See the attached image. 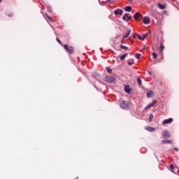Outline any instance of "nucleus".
<instances>
[{
  "instance_id": "obj_1",
  "label": "nucleus",
  "mask_w": 179,
  "mask_h": 179,
  "mask_svg": "<svg viewBox=\"0 0 179 179\" xmlns=\"http://www.w3.org/2000/svg\"><path fill=\"white\" fill-rule=\"evenodd\" d=\"M115 80V77L114 76H106L105 77V82H108V83H111Z\"/></svg>"
},
{
  "instance_id": "obj_2",
  "label": "nucleus",
  "mask_w": 179,
  "mask_h": 179,
  "mask_svg": "<svg viewBox=\"0 0 179 179\" xmlns=\"http://www.w3.org/2000/svg\"><path fill=\"white\" fill-rule=\"evenodd\" d=\"M121 108H123L124 110H128L129 108V105H128V102L127 101H123L120 103Z\"/></svg>"
},
{
  "instance_id": "obj_3",
  "label": "nucleus",
  "mask_w": 179,
  "mask_h": 179,
  "mask_svg": "<svg viewBox=\"0 0 179 179\" xmlns=\"http://www.w3.org/2000/svg\"><path fill=\"white\" fill-rule=\"evenodd\" d=\"M64 48L66 50V51H67V52H69V54H73V47H68V45H64Z\"/></svg>"
},
{
  "instance_id": "obj_4",
  "label": "nucleus",
  "mask_w": 179,
  "mask_h": 179,
  "mask_svg": "<svg viewBox=\"0 0 179 179\" xmlns=\"http://www.w3.org/2000/svg\"><path fill=\"white\" fill-rule=\"evenodd\" d=\"M157 103V101L153 100L152 102L150 103L148 105H147L145 108V110H149V108H152L155 104Z\"/></svg>"
},
{
  "instance_id": "obj_5",
  "label": "nucleus",
  "mask_w": 179,
  "mask_h": 179,
  "mask_svg": "<svg viewBox=\"0 0 179 179\" xmlns=\"http://www.w3.org/2000/svg\"><path fill=\"white\" fill-rule=\"evenodd\" d=\"M123 20H125V22H129L131 19H132L131 16H129V14L125 13L122 17Z\"/></svg>"
},
{
  "instance_id": "obj_6",
  "label": "nucleus",
  "mask_w": 179,
  "mask_h": 179,
  "mask_svg": "<svg viewBox=\"0 0 179 179\" xmlns=\"http://www.w3.org/2000/svg\"><path fill=\"white\" fill-rule=\"evenodd\" d=\"M152 34V31H149L148 32L145 33L144 35H143V36H140V35L138 36V40H142L143 41V40H145V38H146L147 36H149V34Z\"/></svg>"
},
{
  "instance_id": "obj_7",
  "label": "nucleus",
  "mask_w": 179,
  "mask_h": 179,
  "mask_svg": "<svg viewBox=\"0 0 179 179\" xmlns=\"http://www.w3.org/2000/svg\"><path fill=\"white\" fill-rule=\"evenodd\" d=\"M114 13L116 16H118V15H120V16H122V13H124V11H122V10L120 8H117L116 10H115Z\"/></svg>"
},
{
  "instance_id": "obj_8",
  "label": "nucleus",
  "mask_w": 179,
  "mask_h": 179,
  "mask_svg": "<svg viewBox=\"0 0 179 179\" xmlns=\"http://www.w3.org/2000/svg\"><path fill=\"white\" fill-rule=\"evenodd\" d=\"M143 23H144V24H149V23H150V18H149V17H144Z\"/></svg>"
},
{
  "instance_id": "obj_9",
  "label": "nucleus",
  "mask_w": 179,
  "mask_h": 179,
  "mask_svg": "<svg viewBox=\"0 0 179 179\" xmlns=\"http://www.w3.org/2000/svg\"><path fill=\"white\" fill-rule=\"evenodd\" d=\"M173 122V118H169L162 122V124L164 125L166 124H171Z\"/></svg>"
},
{
  "instance_id": "obj_10",
  "label": "nucleus",
  "mask_w": 179,
  "mask_h": 179,
  "mask_svg": "<svg viewBox=\"0 0 179 179\" xmlns=\"http://www.w3.org/2000/svg\"><path fill=\"white\" fill-rule=\"evenodd\" d=\"M146 131H148V132H155L156 131V129L155 127L148 126L145 127Z\"/></svg>"
},
{
  "instance_id": "obj_11",
  "label": "nucleus",
  "mask_w": 179,
  "mask_h": 179,
  "mask_svg": "<svg viewBox=\"0 0 179 179\" xmlns=\"http://www.w3.org/2000/svg\"><path fill=\"white\" fill-rule=\"evenodd\" d=\"M142 16L143 15L140 13L138 12L136 13L134 15V20H138V19H139L140 17H142Z\"/></svg>"
},
{
  "instance_id": "obj_12",
  "label": "nucleus",
  "mask_w": 179,
  "mask_h": 179,
  "mask_svg": "<svg viewBox=\"0 0 179 179\" xmlns=\"http://www.w3.org/2000/svg\"><path fill=\"white\" fill-rule=\"evenodd\" d=\"M43 15V17H45V19L46 20H47V19H48V20H50V22H54V20H52V17H50L48 14L45 13Z\"/></svg>"
},
{
  "instance_id": "obj_13",
  "label": "nucleus",
  "mask_w": 179,
  "mask_h": 179,
  "mask_svg": "<svg viewBox=\"0 0 179 179\" xmlns=\"http://www.w3.org/2000/svg\"><path fill=\"white\" fill-rule=\"evenodd\" d=\"M162 136H164V138H169V136H170V134H169V131L168 130H165L162 132Z\"/></svg>"
},
{
  "instance_id": "obj_14",
  "label": "nucleus",
  "mask_w": 179,
  "mask_h": 179,
  "mask_svg": "<svg viewBox=\"0 0 179 179\" xmlns=\"http://www.w3.org/2000/svg\"><path fill=\"white\" fill-rule=\"evenodd\" d=\"M131 88L129 87V85H127L124 86V92H126V93H131Z\"/></svg>"
},
{
  "instance_id": "obj_15",
  "label": "nucleus",
  "mask_w": 179,
  "mask_h": 179,
  "mask_svg": "<svg viewBox=\"0 0 179 179\" xmlns=\"http://www.w3.org/2000/svg\"><path fill=\"white\" fill-rule=\"evenodd\" d=\"M124 10L125 12H131V10H132V7H131V6H127L124 7Z\"/></svg>"
},
{
  "instance_id": "obj_16",
  "label": "nucleus",
  "mask_w": 179,
  "mask_h": 179,
  "mask_svg": "<svg viewBox=\"0 0 179 179\" xmlns=\"http://www.w3.org/2000/svg\"><path fill=\"white\" fill-rule=\"evenodd\" d=\"M129 34H131V29H129L127 31V34L122 36V40H125V38H127V37H128V36H129Z\"/></svg>"
},
{
  "instance_id": "obj_17",
  "label": "nucleus",
  "mask_w": 179,
  "mask_h": 179,
  "mask_svg": "<svg viewBox=\"0 0 179 179\" xmlns=\"http://www.w3.org/2000/svg\"><path fill=\"white\" fill-rule=\"evenodd\" d=\"M127 57H128V53H125L124 55H122L120 57V59H121L122 61V60L125 59V58H127Z\"/></svg>"
},
{
  "instance_id": "obj_18",
  "label": "nucleus",
  "mask_w": 179,
  "mask_h": 179,
  "mask_svg": "<svg viewBox=\"0 0 179 179\" xmlns=\"http://www.w3.org/2000/svg\"><path fill=\"white\" fill-rule=\"evenodd\" d=\"M157 5H158L159 9H162V10L166 9V6L164 4H162L160 3H158Z\"/></svg>"
},
{
  "instance_id": "obj_19",
  "label": "nucleus",
  "mask_w": 179,
  "mask_h": 179,
  "mask_svg": "<svg viewBox=\"0 0 179 179\" xmlns=\"http://www.w3.org/2000/svg\"><path fill=\"white\" fill-rule=\"evenodd\" d=\"M92 76L93 78H94L95 79H99V78H100V74L97 73H92Z\"/></svg>"
},
{
  "instance_id": "obj_20",
  "label": "nucleus",
  "mask_w": 179,
  "mask_h": 179,
  "mask_svg": "<svg viewBox=\"0 0 179 179\" xmlns=\"http://www.w3.org/2000/svg\"><path fill=\"white\" fill-rule=\"evenodd\" d=\"M159 50L161 52H163V50H164V45H163V43H160Z\"/></svg>"
},
{
  "instance_id": "obj_21",
  "label": "nucleus",
  "mask_w": 179,
  "mask_h": 179,
  "mask_svg": "<svg viewBox=\"0 0 179 179\" xmlns=\"http://www.w3.org/2000/svg\"><path fill=\"white\" fill-rule=\"evenodd\" d=\"M137 82H138L139 86H142V80H141V77L137 78Z\"/></svg>"
},
{
  "instance_id": "obj_22",
  "label": "nucleus",
  "mask_w": 179,
  "mask_h": 179,
  "mask_svg": "<svg viewBox=\"0 0 179 179\" xmlns=\"http://www.w3.org/2000/svg\"><path fill=\"white\" fill-rule=\"evenodd\" d=\"M153 94V92L152 91H150L147 92V97H152Z\"/></svg>"
},
{
  "instance_id": "obj_23",
  "label": "nucleus",
  "mask_w": 179,
  "mask_h": 179,
  "mask_svg": "<svg viewBox=\"0 0 179 179\" xmlns=\"http://www.w3.org/2000/svg\"><path fill=\"white\" fill-rule=\"evenodd\" d=\"M148 120L150 122H152L153 121V115L152 113L150 114Z\"/></svg>"
},
{
  "instance_id": "obj_24",
  "label": "nucleus",
  "mask_w": 179,
  "mask_h": 179,
  "mask_svg": "<svg viewBox=\"0 0 179 179\" xmlns=\"http://www.w3.org/2000/svg\"><path fill=\"white\" fill-rule=\"evenodd\" d=\"M162 143H171L170 140H162Z\"/></svg>"
},
{
  "instance_id": "obj_25",
  "label": "nucleus",
  "mask_w": 179,
  "mask_h": 179,
  "mask_svg": "<svg viewBox=\"0 0 179 179\" xmlns=\"http://www.w3.org/2000/svg\"><path fill=\"white\" fill-rule=\"evenodd\" d=\"M152 57L154 59H157V54L156 52H153Z\"/></svg>"
},
{
  "instance_id": "obj_26",
  "label": "nucleus",
  "mask_w": 179,
  "mask_h": 179,
  "mask_svg": "<svg viewBox=\"0 0 179 179\" xmlns=\"http://www.w3.org/2000/svg\"><path fill=\"white\" fill-rule=\"evenodd\" d=\"M120 48H122L123 50H128V47L124 45H120Z\"/></svg>"
},
{
  "instance_id": "obj_27",
  "label": "nucleus",
  "mask_w": 179,
  "mask_h": 179,
  "mask_svg": "<svg viewBox=\"0 0 179 179\" xmlns=\"http://www.w3.org/2000/svg\"><path fill=\"white\" fill-rule=\"evenodd\" d=\"M106 71H107L108 73H111V72H113V70H111V69H110L109 67L106 68Z\"/></svg>"
},
{
  "instance_id": "obj_28",
  "label": "nucleus",
  "mask_w": 179,
  "mask_h": 179,
  "mask_svg": "<svg viewBox=\"0 0 179 179\" xmlns=\"http://www.w3.org/2000/svg\"><path fill=\"white\" fill-rule=\"evenodd\" d=\"M47 9H48V12H52V9L51 8V6H47Z\"/></svg>"
},
{
  "instance_id": "obj_29",
  "label": "nucleus",
  "mask_w": 179,
  "mask_h": 179,
  "mask_svg": "<svg viewBox=\"0 0 179 179\" xmlns=\"http://www.w3.org/2000/svg\"><path fill=\"white\" fill-rule=\"evenodd\" d=\"M136 37H138V38H139V34H134V36H133V38H136Z\"/></svg>"
},
{
  "instance_id": "obj_30",
  "label": "nucleus",
  "mask_w": 179,
  "mask_h": 179,
  "mask_svg": "<svg viewBox=\"0 0 179 179\" xmlns=\"http://www.w3.org/2000/svg\"><path fill=\"white\" fill-rule=\"evenodd\" d=\"M136 58H137V59H139L141 58V54L136 53Z\"/></svg>"
},
{
  "instance_id": "obj_31",
  "label": "nucleus",
  "mask_w": 179,
  "mask_h": 179,
  "mask_svg": "<svg viewBox=\"0 0 179 179\" xmlns=\"http://www.w3.org/2000/svg\"><path fill=\"white\" fill-rule=\"evenodd\" d=\"M56 40L59 43V44H62V42H61V40H59V38H57Z\"/></svg>"
},
{
  "instance_id": "obj_32",
  "label": "nucleus",
  "mask_w": 179,
  "mask_h": 179,
  "mask_svg": "<svg viewBox=\"0 0 179 179\" xmlns=\"http://www.w3.org/2000/svg\"><path fill=\"white\" fill-rule=\"evenodd\" d=\"M128 65H129V66L134 65V62H129Z\"/></svg>"
},
{
  "instance_id": "obj_33",
  "label": "nucleus",
  "mask_w": 179,
  "mask_h": 179,
  "mask_svg": "<svg viewBox=\"0 0 179 179\" xmlns=\"http://www.w3.org/2000/svg\"><path fill=\"white\" fill-rule=\"evenodd\" d=\"M170 169H171V170H173V169H174V166L173 164H171Z\"/></svg>"
},
{
  "instance_id": "obj_34",
  "label": "nucleus",
  "mask_w": 179,
  "mask_h": 179,
  "mask_svg": "<svg viewBox=\"0 0 179 179\" xmlns=\"http://www.w3.org/2000/svg\"><path fill=\"white\" fill-rule=\"evenodd\" d=\"M173 150H176V152H178V148H173Z\"/></svg>"
},
{
  "instance_id": "obj_35",
  "label": "nucleus",
  "mask_w": 179,
  "mask_h": 179,
  "mask_svg": "<svg viewBox=\"0 0 179 179\" xmlns=\"http://www.w3.org/2000/svg\"><path fill=\"white\" fill-rule=\"evenodd\" d=\"M12 14H10V15H8V16L9 17H12Z\"/></svg>"
},
{
  "instance_id": "obj_36",
  "label": "nucleus",
  "mask_w": 179,
  "mask_h": 179,
  "mask_svg": "<svg viewBox=\"0 0 179 179\" xmlns=\"http://www.w3.org/2000/svg\"><path fill=\"white\" fill-rule=\"evenodd\" d=\"M148 73L152 76V72L149 71Z\"/></svg>"
},
{
  "instance_id": "obj_37",
  "label": "nucleus",
  "mask_w": 179,
  "mask_h": 179,
  "mask_svg": "<svg viewBox=\"0 0 179 179\" xmlns=\"http://www.w3.org/2000/svg\"><path fill=\"white\" fill-rule=\"evenodd\" d=\"M0 2H2V0H0Z\"/></svg>"
},
{
  "instance_id": "obj_38",
  "label": "nucleus",
  "mask_w": 179,
  "mask_h": 179,
  "mask_svg": "<svg viewBox=\"0 0 179 179\" xmlns=\"http://www.w3.org/2000/svg\"><path fill=\"white\" fill-rule=\"evenodd\" d=\"M128 1H132V0H128Z\"/></svg>"
}]
</instances>
